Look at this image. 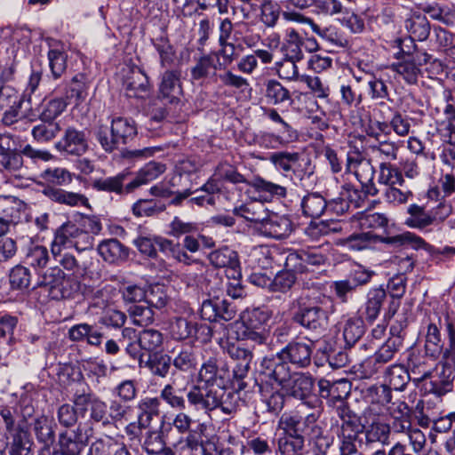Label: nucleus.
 Listing matches in <instances>:
<instances>
[{
  "label": "nucleus",
  "instance_id": "obj_1",
  "mask_svg": "<svg viewBox=\"0 0 455 455\" xmlns=\"http://www.w3.org/2000/svg\"><path fill=\"white\" fill-rule=\"evenodd\" d=\"M165 169L163 164L149 162L137 172L124 169L115 176L97 179L93 181L92 188L97 191L124 196L156 180Z\"/></svg>",
  "mask_w": 455,
  "mask_h": 455
},
{
  "label": "nucleus",
  "instance_id": "obj_2",
  "mask_svg": "<svg viewBox=\"0 0 455 455\" xmlns=\"http://www.w3.org/2000/svg\"><path fill=\"white\" fill-rule=\"evenodd\" d=\"M291 321L307 332L323 335L329 327V315L319 301V297L301 294L292 302Z\"/></svg>",
  "mask_w": 455,
  "mask_h": 455
},
{
  "label": "nucleus",
  "instance_id": "obj_3",
  "mask_svg": "<svg viewBox=\"0 0 455 455\" xmlns=\"http://www.w3.org/2000/svg\"><path fill=\"white\" fill-rule=\"evenodd\" d=\"M378 243H383L395 248L404 245H410L415 250L430 251L432 248L423 238L409 231L392 236L379 235L371 231L361 232L341 239L339 244L351 251H363Z\"/></svg>",
  "mask_w": 455,
  "mask_h": 455
},
{
  "label": "nucleus",
  "instance_id": "obj_4",
  "mask_svg": "<svg viewBox=\"0 0 455 455\" xmlns=\"http://www.w3.org/2000/svg\"><path fill=\"white\" fill-rule=\"evenodd\" d=\"M93 133L102 149L107 153H113L135 139L137 127L135 122L130 118L114 116L109 127L100 123Z\"/></svg>",
  "mask_w": 455,
  "mask_h": 455
},
{
  "label": "nucleus",
  "instance_id": "obj_5",
  "mask_svg": "<svg viewBox=\"0 0 455 455\" xmlns=\"http://www.w3.org/2000/svg\"><path fill=\"white\" fill-rule=\"evenodd\" d=\"M37 286L44 288L52 299L74 298L80 291L78 275H66L59 267L48 268L39 278Z\"/></svg>",
  "mask_w": 455,
  "mask_h": 455
},
{
  "label": "nucleus",
  "instance_id": "obj_6",
  "mask_svg": "<svg viewBox=\"0 0 455 455\" xmlns=\"http://www.w3.org/2000/svg\"><path fill=\"white\" fill-rule=\"evenodd\" d=\"M34 412L31 405H25L21 411L23 419L16 425V410L12 407L0 408V416L4 423L5 431L12 437L9 455H16L23 446L31 448L33 441L27 427L26 416L30 417Z\"/></svg>",
  "mask_w": 455,
  "mask_h": 455
},
{
  "label": "nucleus",
  "instance_id": "obj_7",
  "mask_svg": "<svg viewBox=\"0 0 455 455\" xmlns=\"http://www.w3.org/2000/svg\"><path fill=\"white\" fill-rule=\"evenodd\" d=\"M318 419V412L303 416L298 411H290L281 416L278 426L283 431V434L306 440V437L309 438L311 435L319 433Z\"/></svg>",
  "mask_w": 455,
  "mask_h": 455
},
{
  "label": "nucleus",
  "instance_id": "obj_8",
  "mask_svg": "<svg viewBox=\"0 0 455 455\" xmlns=\"http://www.w3.org/2000/svg\"><path fill=\"white\" fill-rule=\"evenodd\" d=\"M183 96L181 69L167 68L161 74L157 98L164 105L177 106Z\"/></svg>",
  "mask_w": 455,
  "mask_h": 455
},
{
  "label": "nucleus",
  "instance_id": "obj_9",
  "mask_svg": "<svg viewBox=\"0 0 455 455\" xmlns=\"http://www.w3.org/2000/svg\"><path fill=\"white\" fill-rule=\"evenodd\" d=\"M314 344L311 340L292 339L280 351L282 359L296 369H307L311 365Z\"/></svg>",
  "mask_w": 455,
  "mask_h": 455
},
{
  "label": "nucleus",
  "instance_id": "obj_10",
  "mask_svg": "<svg viewBox=\"0 0 455 455\" xmlns=\"http://www.w3.org/2000/svg\"><path fill=\"white\" fill-rule=\"evenodd\" d=\"M80 239L84 242V247L83 249L92 246V236L84 232V230L78 228L76 224L71 221L65 222L55 231L54 239L52 243V254L56 257L60 251V246L75 244V246L78 248Z\"/></svg>",
  "mask_w": 455,
  "mask_h": 455
},
{
  "label": "nucleus",
  "instance_id": "obj_11",
  "mask_svg": "<svg viewBox=\"0 0 455 455\" xmlns=\"http://www.w3.org/2000/svg\"><path fill=\"white\" fill-rule=\"evenodd\" d=\"M222 395H225V389L214 387L213 384L206 387L194 386L188 390L187 399L190 406L196 410L212 411L219 408Z\"/></svg>",
  "mask_w": 455,
  "mask_h": 455
},
{
  "label": "nucleus",
  "instance_id": "obj_12",
  "mask_svg": "<svg viewBox=\"0 0 455 455\" xmlns=\"http://www.w3.org/2000/svg\"><path fill=\"white\" fill-rule=\"evenodd\" d=\"M200 314L209 322H228L235 317L236 307L228 299L214 297L203 301Z\"/></svg>",
  "mask_w": 455,
  "mask_h": 455
},
{
  "label": "nucleus",
  "instance_id": "obj_13",
  "mask_svg": "<svg viewBox=\"0 0 455 455\" xmlns=\"http://www.w3.org/2000/svg\"><path fill=\"white\" fill-rule=\"evenodd\" d=\"M291 374L290 365L285 360L282 359V355L279 352L275 355L263 357L260 363L259 375L262 376L267 382L273 381L283 387Z\"/></svg>",
  "mask_w": 455,
  "mask_h": 455
},
{
  "label": "nucleus",
  "instance_id": "obj_14",
  "mask_svg": "<svg viewBox=\"0 0 455 455\" xmlns=\"http://www.w3.org/2000/svg\"><path fill=\"white\" fill-rule=\"evenodd\" d=\"M80 395L81 399L78 402V409L81 411V418H84L86 412L89 411V419L91 423H100L104 427H108L107 403L92 393L83 392Z\"/></svg>",
  "mask_w": 455,
  "mask_h": 455
},
{
  "label": "nucleus",
  "instance_id": "obj_15",
  "mask_svg": "<svg viewBox=\"0 0 455 455\" xmlns=\"http://www.w3.org/2000/svg\"><path fill=\"white\" fill-rule=\"evenodd\" d=\"M315 379L310 373L293 372L282 388L285 390L287 395L309 403L307 400L313 395Z\"/></svg>",
  "mask_w": 455,
  "mask_h": 455
},
{
  "label": "nucleus",
  "instance_id": "obj_16",
  "mask_svg": "<svg viewBox=\"0 0 455 455\" xmlns=\"http://www.w3.org/2000/svg\"><path fill=\"white\" fill-rule=\"evenodd\" d=\"M347 170L354 172L357 180L367 194H371V196L377 195L378 189L373 182L375 169L370 160L348 155L347 157Z\"/></svg>",
  "mask_w": 455,
  "mask_h": 455
},
{
  "label": "nucleus",
  "instance_id": "obj_17",
  "mask_svg": "<svg viewBox=\"0 0 455 455\" xmlns=\"http://www.w3.org/2000/svg\"><path fill=\"white\" fill-rule=\"evenodd\" d=\"M88 142L84 131L68 126L61 139L55 143V148L67 155L80 156L88 150Z\"/></svg>",
  "mask_w": 455,
  "mask_h": 455
},
{
  "label": "nucleus",
  "instance_id": "obj_18",
  "mask_svg": "<svg viewBox=\"0 0 455 455\" xmlns=\"http://www.w3.org/2000/svg\"><path fill=\"white\" fill-rule=\"evenodd\" d=\"M268 160L276 170L283 172L287 177L300 167H304V164L310 159L299 152L277 151L271 153Z\"/></svg>",
  "mask_w": 455,
  "mask_h": 455
},
{
  "label": "nucleus",
  "instance_id": "obj_19",
  "mask_svg": "<svg viewBox=\"0 0 455 455\" xmlns=\"http://www.w3.org/2000/svg\"><path fill=\"white\" fill-rule=\"evenodd\" d=\"M406 327L407 320L405 318L400 321L399 330L395 325L391 326V336L374 353L379 362L386 364L394 359L395 354L403 347V338L400 335V332Z\"/></svg>",
  "mask_w": 455,
  "mask_h": 455
},
{
  "label": "nucleus",
  "instance_id": "obj_20",
  "mask_svg": "<svg viewBox=\"0 0 455 455\" xmlns=\"http://www.w3.org/2000/svg\"><path fill=\"white\" fill-rule=\"evenodd\" d=\"M388 301L387 292L381 286L370 289L363 304V315L364 319L368 323H372L383 309L385 312L387 311L385 305H388Z\"/></svg>",
  "mask_w": 455,
  "mask_h": 455
},
{
  "label": "nucleus",
  "instance_id": "obj_21",
  "mask_svg": "<svg viewBox=\"0 0 455 455\" xmlns=\"http://www.w3.org/2000/svg\"><path fill=\"white\" fill-rule=\"evenodd\" d=\"M391 423H388L394 434H402L409 430L412 424L413 410L405 401L398 400L388 407Z\"/></svg>",
  "mask_w": 455,
  "mask_h": 455
},
{
  "label": "nucleus",
  "instance_id": "obj_22",
  "mask_svg": "<svg viewBox=\"0 0 455 455\" xmlns=\"http://www.w3.org/2000/svg\"><path fill=\"white\" fill-rule=\"evenodd\" d=\"M262 235L274 239L281 240L288 237L293 230V224L287 216L266 215L262 226L259 227Z\"/></svg>",
  "mask_w": 455,
  "mask_h": 455
},
{
  "label": "nucleus",
  "instance_id": "obj_23",
  "mask_svg": "<svg viewBox=\"0 0 455 455\" xmlns=\"http://www.w3.org/2000/svg\"><path fill=\"white\" fill-rule=\"evenodd\" d=\"M337 414L341 420L338 437L360 438V435L364 430V426L361 424L360 418L348 406L344 404L337 407Z\"/></svg>",
  "mask_w": 455,
  "mask_h": 455
},
{
  "label": "nucleus",
  "instance_id": "obj_24",
  "mask_svg": "<svg viewBox=\"0 0 455 455\" xmlns=\"http://www.w3.org/2000/svg\"><path fill=\"white\" fill-rule=\"evenodd\" d=\"M43 194L52 202L70 207L88 206V198L80 193L67 191L57 186H46Z\"/></svg>",
  "mask_w": 455,
  "mask_h": 455
},
{
  "label": "nucleus",
  "instance_id": "obj_25",
  "mask_svg": "<svg viewBox=\"0 0 455 455\" xmlns=\"http://www.w3.org/2000/svg\"><path fill=\"white\" fill-rule=\"evenodd\" d=\"M97 250L102 259L110 264H120L129 258V249L116 238L101 241Z\"/></svg>",
  "mask_w": 455,
  "mask_h": 455
},
{
  "label": "nucleus",
  "instance_id": "obj_26",
  "mask_svg": "<svg viewBox=\"0 0 455 455\" xmlns=\"http://www.w3.org/2000/svg\"><path fill=\"white\" fill-rule=\"evenodd\" d=\"M406 277L403 275H398L391 278L387 283L388 290V307L384 313V320L389 321L397 313L400 307V299L405 293Z\"/></svg>",
  "mask_w": 455,
  "mask_h": 455
},
{
  "label": "nucleus",
  "instance_id": "obj_27",
  "mask_svg": "<svg viewBox=\"0 0 455 455\" xmlns=\"http://www.w3.org/2000/svg\"><path fill=\"white\" fill-rule=\"evenodd\" d=\"M56 423L52 419L45 415L37 417L33 423V431L38 443L49 449L56 439Z\"/></svg>",
  "mask_w": 455,
  "mask_h": 455
},
{
  "label": "nucleus",
  "instance_id": "obj_28",
  "mask_svg": "<svg viewBox=\"0 0 455 455\" xmlns=\"http://www.w3.org/2000/svg\"><path fill=\"white\" fill-rule=\"evenodd\" d=\"M80 399L81 395L76 392L72 397L73 404L66 403L57 408L56 417L58 422L65 430L76 427L78 423L79 417H81V411L78 409Z\"/></svg>",
  "mask_w": 455,
  "mask_h": 455
},
{
  "label": "nucleus",
  "instance_id": "obj_29",
  "mask_svg": "<svg viewBox=\"0 0 455 455\" xmlns=\"http://www.w3.org/2000/svg\"><path fill=\"white\" fill-rule=\"evenodd\" d=\"M273 312L266 306L247 308L241 314V322L243 327L249 329L266 330V325L271 320Z\"/></svg>",
  "mask_w": 455,
  "mask_h": 455
},
{
  "label": "nucleus",
  "instance_id": "obj_30",
  "mask_svg": "<svg viewBox=\"0 0 455 455\" xmlns=\"http://www.w3.org/2000/svg\"><path fill=\"white\" fill-rule=\"evenodd\" d=\"M328 207V202L319 192H308L300 201L302 214L307 218H320Z\"/></svg>",
  "mask_w": 455,
  "mask_h": 455
},
{
  "label": "nucleus",
  "instance_id": "obj_31",
  "mask_svg": "<svg viewBox=\"0 0 455 455\" xmlns=\"http://www.w3.org/2000/svg\"><path fill=\"white\" fill-rule=\"evenodd\" d=\"M385 384L390 386V389L403 391L411 380V375L403 365L392 364L385 368Z\"/></svg>",
  "mask_w": 455,
  "mask_h": 455
},
{
  "label": "nucleus",
  "instance_id": "obj_32",
  "mask_svg": "<svg viewBox=\"0 0 455 455\" xmlns=\"http://www.w3.org/2000/svg\"><path fill=\"white\" fill-rule=\"evenodd\" d=\"M404 27L413 40L424 41L430 34L429 21L419 12L411 13L404 21Z\"/></svg>",
  "mask_w": 455,
  "mask_h": 455
},
{
  "label": "nucleus",
  "instance_id": "obj_33",
  "mask_svg": "<svg viewBox=\"0 0 455 455\" xmlns=\"http://www.w3.org/2000/svg\"><path fill=\"white\" fill-rule=\"evenodd\" d=\"M445 347L442 339L440 329L435 323H429L425 334V354L434 360L438 359Z\"/></svg>",
  "mask_w": 455,
  "mask_h": 455
},
{
  "label": "nucleus",
  "instance_id": "obj_34",
  "mask_svg": "<svg viewBox=\"0 0 455 455\" xmlns=\"http://www.w3.org/2000/svg\"><path fill=\"white\" fill-rule=\"evenodd\" d=\"M259 392L267 411L273 416H277L284 407L285 394L278 388L271 387V390H268V385H259Z\"/></svg>",
  "mask_w": 455,
  "mask_h": 455
},
{
  "label": "nucleus",
  "instance_id": "obj_35",
  "mask_svg": "<svg viewBox=\"0 0 455 455\" xmlns=\"http://www.w3.org/2000/svg\"><path fill=\"white\" fill-rule=\"evenodd\" d=\"M217 65L214 59L210 54H204L195 63L190 69L191 79L194 81H201L212 79L216 81Z\"/></svg>",
  "mask_w": 455,
  "mask_h": 455
},
{
  "label": "nucleus",
  "instance_id": "obj_36",
  "mask_svg": "<svg viewBox=\"0 0 455 455\" xmlns=\"http://www.w3.org/2000/svg\"><path fill=\"white\" fill-rule=\"evenodd\" d=\"M363 433L367 444L379 443L387 445L390 443V435L393 430L388 423L377 419L364 427Z\"/></svg>",
  "mask_w": 455,
  "mask_h": 455
},
{
  "label": "nucleus",
  "instance_id": "obj_37",
  "mask_svg": "<svg viewBox=\"0 0 455 455\" xmlns=\"http://www.w3.org/2000/svg\"><path fill=\"white\" fill-rule=\"evenodd\" d=\"M264 95L267 102L271 105L291 104L292 102L290 91L275 79L266 81Z\"/></svg>",
  "mask_w": 455,
  "mask_h": 455
},
{
  "label": "nucleus",
  "instance_id": "obj_38",
  "mask_svg": "<svg viewBox=\"0 0 455 455\" xmlns=\"http://www.w3.org/2000/svg\"><path fill=\"white\" fill-rule=\"evenodd\" d=\"M138 424L141 426H150L154 417L160 413V400L158 397H145L139 401L137 404Z\"/></svg>",
  "mask_w": 455,
  "mask_h": 455
},
{
  "label": "nucleus",
  "instance_id": "obj_39",
  "mask_svg": "<svg viewBox=\"0 0 455 455\" xmlns=\"http://www.w3.org/2000/svg\"><path fill=\"white\" fill-rule=\"evenodd\" d=\"M188 391L167 384L160 392L159 400L164 401L171 408L180 411L187 409L186 398Z\"/></svg>",
  "mask_w": 455,
  "mask_h": 455
},
{
  "label": "nucleus",
  "instance_id": "obj_40",
  "mask_svg": "<svg viewBox=\"0 0 455 455\" xmlns=\"http://www.w3.org/2000/svg\"><path fill=\"white\" fill-rule=\"evenodd\" d=\"M407 212L409 216L405 219L404 224L409 228L422 230L434 224L431 212H426L423 206L411 204Z\"/></svg>",
  "mask_w": 455,
  "mask_h": 455
},
{
  "label": "nucleus",
  "instance_id": "obj_41",
  "mask_svg": "<svg viewBox=\"0 0 455 455\" xmlns=\"http://www.w3.org/2000/svg\"><path fill=\"white\" fill-rule=\"evenodd\" d=\"M165 210L166 204L161 199H139L132 206V214L138 218L153 217Z\"/></svg>",
  "mask_w": 455,
  "mask_h": 455
},
{
  "label": "nucleus",
  "instance_id": "obj_42",
  "mask_svg": "<svg viewBox=\"0 0 455 455\" xmlns=\"http://www.w3.org/2000/svg\"><path fill=\"white\" fill-rule=\"evenodd\" d=\"M235 215L242 217L247 221L259 223L262 226L265 220L267 211L262 204L250 203L241 204L233 210Z\"/></svg>",
  "mask_w": 455,
  "mask_h": 455
},
{
  "label": "nucleus",
  "instance_id": "obj_43",
  "mask_svg": "<svg viewBox=\"0 0 455 455\" xmlns=\"http://www.w3.org/2000/svg\"><path fill=\"white\" fill-rule=\"evenodd\" d=\"M172 360L170 355L164 354H149L144 363L152 375L165 378L171 370Z\"/></svg>",
  "mask_w": 455,
  "mask_h": 455
},
{
  "label": "nucleus",
  "instance_id": "obj_44",
  "mask_svg": "<svg viewBox=\"0 0 455 455\" xmlns=\"http://www.w3.org/2000/svg\"><path fill=\"white\" fill-rule=\"evenodd\" d=\"M259 4V20L267 28H275L283 15L281 5L274 0H261Z\"/></svg>",
  "mask_w": 455,
  "mask_h": 455
},
{
  "label": "nucleus",
  "instance_id": "obj_45",
  "mask_svg": "<svg viewBox=\"0 0 455 455\" xmlns=\"http://www.w3.org/2000/svg\"><path fill=\"white\" fill-rule=\"evenodd\" d=\"M87 88V76L84 74L79 73L73 76L67 84L66 96L64 99L67 101L75 99L76 104L78 105L85 100Z\"/></svg>",
  "mask_w": 455,
  "mask_h": 455
},
{
  "label": "nucleus",
  "instance_id": "obj_46",
  "mask_svg": "<svg viewBox=\"0 0 455 455\" xmlns=\"http://www.w3.org/2000/svg\"><path fill=\"white\" fill-rule=\"evenodd\" d=\"M366 76L369 95L372 100L379 101V105H384L385 100H391L388 87L381 77L372 73H366Z\"/></svg>",
  "mask_w": 455,
  "mask_h": 455
},
{
  "label": "nucleus",
  "instance_id": "obj_47",
  "mask_svg": "<svg viewBox=\"0 0 455 455\" xmlns=\"http://www.w3.org/2000/svg\"><path fill=\"white\" fill-rule=\"evenodd\" d=\"M305 439L283 434L278 439V451L281 455H306L307 451Z\"/></svg>",
  "mask_w": 455,
  "mask_h": 455
},
{
  "label": "nucleus",
  "instance_id": "obj_48",
  "mask_svg": "<svg viewBox=\"0 0 455 455\" xmlns=\"http://www.w3.org/2000/svg\"><path fill=\"white\" fill-rule=\"evenodd\" d=\"M132 407L122 401L111 400L108 405V414L109 426L117 427L129 420Z\"/></svg>",
  "mask_w": 455,
  "mask_h": 455
},
{
  "label": "nucleus",
  "instance_id": "obj_49",
  "mask_svg": "<svg viewBox=\"0 0 455 455\" xmlns=\"http://www.w3.org/2000/svg\"><path fill=\"white\" fill-rule=\"evenodd\" d=\"M87 445L69 437V432L63 430L59 434L58 449L53 451L55 455H81Z\"/></svg>",
  "mask_w": 455,
  "mask_h": 455
},
{
  "label": "nucleus",
  "instance_id": "obj_50",
  "mask_svg": "<svg viewBox=\"0 0 455 455\" xmlns=\"http://www.w3.org/2000/svg\"><path fill=\"white\" fill-rule=\"evenodd\" d=\"M365 333V324L362 317L349 318L344 326L343 337L346 346L351 347L357 343Z\"/></svg>",
  "mask_w": 455,
  "mask_h": 455
},
{
  "label": "nucleus",
  "instance_id": "obj_51",
  "mask_svg": "<svg viewBox=\"0 0 455 455\" xmlns=\"http://www.w3.org/2000/svg\"><path fill=\"white\" fill-rule=\"evenodd\" d=\"M68 102L62 97L44 100L39 114V120L53 121L66 110Z\"/></svg>",
  "mask_w": 455,
  "mask_h": 455
},
{
  "label": "nucleus",
  "instance_id": "obj_52",
  "mask_svg": "<svg viewBox=\"0 0 455 455\" xmlns=\"http://www.w3.org/2000/svg\"><path fill=\"white\" fill-rule=\"evenodd\" d=\"M39 124H36L31 132L33 138L37 142H48L57 137L61 131L58 122L39 120Z\"/></svg>",
  "mask_w": 455,
  "mask_h": 455
},
{
  "label": "nucleus",
  "instance_id": "obj_53",
  "mask_svg": "<svg viewBox=\"0 0 455 455\" xmlns=\"http://www.w3.org/2000/svg\"><path fill=\"white\" fill-rule=\"evenodd\" d=\"M163 334L158 330L148 328L144 329L139 333L138 343L140 349L149 353H156L160 349L163 345Z\"/></svg>",
  "mask_w": 455,
  "mask_h": 455
},
{
  "label": "nucleus",
  "instance_id": "obj_54",
  "mask_svg": "<svg viewBox=\"0 0 455 455\" xmlns=\"http://www.w3.org/2000/svg\"><path fill=\"white\" fill-rule=\"evenodd\" d=\"M249 185L259 193H266L265 200H271L274 196L283 198L287 195L286 188L261 177H255Z\"/></svg>",
  "mask_w": 455,
  "mask_h": 455
},
{
  "label": "nucleus",
  "instance_id": "obj_55",
  "mask_svg": "<svg viewBox=\"0 0 455 455\" xmlns=\"http://www.w3.org/2000/svg\"><path fill=\"white\" fill-rule=\"evenodd\" d=\"M364 396L370 403L385 407L392 401V390L385 383L375 384L365 390Z\"/></svg>",
  "mask_w": 455,
  "mask_h": 455
},
{
  "label": "nucleus",
  "instance_id": "obj_56",
  "mask_svg": "<svg viewBox=\"0 0 455 455\" xmlns=\"http://www.w3.org/2000/svg\"><path fill=\"white\" fill-rule=\"evenodd\" d=\"M379 183L394 187L395 185L403 186L404 180L402 172L389 162H383L379 164Z\"/></svg>",
  "mask_w": 455,
  "mask_h": 455
},
{
  "label": "nucleus",
  "instance_id": "obj_57",
  "mask_svg": "<svg viewBox=\"0 0 455 455\" xmlns=\"http://www.w3.org/2000/svg\"><path fill=\"white\" fill-rule=\"evenodd\" d=\"M409 59L403 61L393 63L390 68L400 75L403 80L409 84H415L418 82L420 69L415 61L411 60V56L408 55Z\"/></svg>",
  "mask_w": 455,
  "mask_h": 455
},
{
  "label": "nucleus",
  "instance_id": "obj_58",
  "mask_svg": "<svg viewBox=\"0 0 455 455\" xmlns=\"http://www.w3.org/2000/svg\"><path fill=\"white\" fill-rule=\"evenodd\" d=\"M150 194L153 196L163 199L171 198L170 204L178 206L180 205L185 199L188 198L193 194V191L190 188H187L183 191H174L163 185H155L150 188Z\"/></svg>",
  "mask_w": 455,
  "mask_h": 455
},
{
  "label": "nucleus",
  "instance_id": "obj_59",
  "mask_svg": "<svg viewBox=\"0 0 455 455\" xmlns=\"http://www.w3.org/2000/svg\"><path fill=\"white\" fill-rule=\"evenodd\" d=\"M208 259L211 264L218 268L239 265L237 253L228 247H223L212 251Z\"/></svg>",
  "mask_w": 455,
  "mask_h": 455
},
{
  "label": "nucleus",
  "instance_id": "obj_60",
  "mask_svg": "<svg viewBox=\"0 0 455 455\" xmlns=\"http://www.w3.org/2000/svg\"><path fill=\"white\" fill-rule=\"evenodd\" d=\"M153 45L159 54L162 68H168L174 62L176 52L167 36H161L153 40Z\"/></svg>",
  "mask_w": 455,
  "mask_h": 455
},
{
  "label": "nucleus",
  "instance_id": "obj_61",
  "mask_svg": "<svg viewBox=\"0 0 455 455\" xmlns=\"http://www.w3.org/2000/svg\"><path fill=\"white\" fill-rule=\"evenodd\" d=\"M128 313L136 325L148 326L155 321V311L147 304H134L130 306Z\"/></svg>",
  "mask_w": 455,
  "mask_h": 455
},
{
  "label": "nucleus",
  "instance_id": "obj_62",
  "mask_svg": "<svg viewBox=\"0 0 455 455\" xmlns=\"http://www.w3.org/2000/svg\"><path fill=\"white\" fill-rule=\"evenodd\" d=\"M67 59L66 52L62 51L52 49L48 52L49 67L52 77L54 80L60 79L66 72Z\"/></svg>",
  "mask_w": 455,
  "mask_h": 455
},
{
  "label": "nucleus",
  "instance_id": "obj_63",
  "mask_svg": "<svg viewBox=\"0 0 455 455\" xmlns=\"http://www.w3.org/2000/svg\"><path fill=\"white\" fill-rule=\"evenodd\" d=\"M49 259V251L46 247L42 245L29 247L25 257V262L34 268H44Z\"/></svg>",
  "mask_w": 455,
  "mask_h": 455
},
{
  "label": "nucleus",
  "instance_id": "obj_64",
  "mask_svg": "<svg viewBox=\"0 0 455 455\" xmlns=\"http://www.w3.org/2000/svg\"><path fill=\"white\" fill-rule=\"evenodd\" d=\"M454 380L455 374H453V371L450 368L443 369L437 379L431 380L432 387L430 390L438 396H442L453 389Z\"/></svg>",
  "mask_w": 455,
  "mask_h": 455
}]
</instances>
